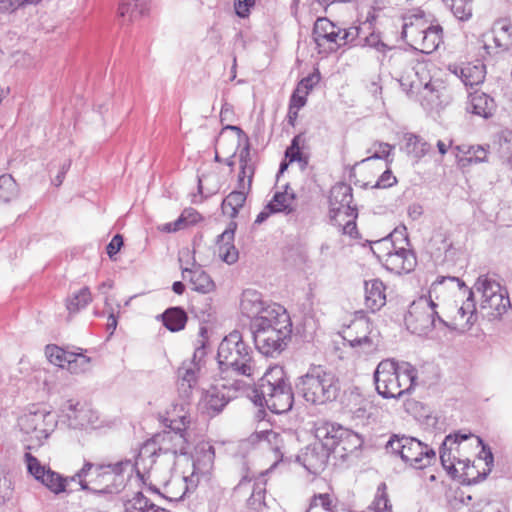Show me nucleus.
<instances>
[{
	"instance_id": "7c9ffc66",
	"label": "nucleus",
	"mask_w": 512,
	"mask_h": 512,
	"mask_svg": "<svg viewBox=\"0 0 512 512\" xmlns=\"http://www.w3.org/2000/svg\"><path fill=\"white\" fill-rule=\"evenodd\" d=\"M406 231V228L403 227V231H398L395 229L388 237H385L381 240L375 241L374 244L378 247L380 246H386L388 251L385 253L384 256L390 257V256H408L410 254L411 256H414V252L411 250H407L404 246L397 247L393 241V238H395L398 234L403 237L402 241L406 244L408 243L407 235L404 234Z\"/></svg>"
},
{
	"instance_id": "58836bf2",
	"label": "nucleus",
	"mask_w": 512,
	"mask_h": 512,
	"mask_svg": "<svg viewBox=\"0 0 512 512\" xmlns=\"http://www.w3.org/2000/svg\"><path fill=\"white\" fill-rule=\"evenodd\" d=\"M45 355L50 363L64 367L68 366V360L72 357V351L63 349L55 344H48L45 347Z\"/></svg>"
},
{
	"instance_id": "cd10ccee",
	"label": "nucleus",
	"mask_w": 512,
	"mask_h": 512,
	"mask_svg": "<svg viewBox=\"0 0 512 512\" xmlns=\"http://www.w3.org/2000/svg\"><path fill=\"white\" fill-rule=\"evenodd\" d=\"M417 36L420 39L419 50L422 53L430 54L435 51L442 42L443 29L440 25H430L429 27L417 30Z\"/></svg>"
},
{
	"instance_id": "052dcab7",
	"label": "nucleus",
	"mask_w": 512,
	"mask_h": 512,
	"mask_svg": "<svg viewBox=\"0 0 512 512\" xmlns=\"http://www.w3.org/2000/svg\"><path fill=\"white\" fill-rule=\"evenodd\" d=\"M12 483L3 473L0 471V503H4L9 500L12 496Z\"/></svg>"
},
{
	"instance_id": "c85d7f7f",
	"label": "nucleus",
	"mask_w": 512,
	"mask_h": 512,
	"mask_svg": "<svg viewBox=\"0 0 512 512\" xmlns=\"http://www.w3.org/2000/svg\"><path fill=\"white\" fill-rule=\"evenodd\" d=\"M160 317L163 325L171 332L184 329L188 320L187 313L179 306L167 308Z\"/></svg>"
},
{
	"instance_id": "a19ab883",
	"label": "nucleus",
	"mask_w": 512,
	"mask_h": 512,
	"mask_svg": "<svg viewBox=\"0 0 512 512\" xmlns=\"http://www.w3.org/2000/svg\"><path fill=\"white\" fill-rule=\"evenodd\" d=\"M81 348L72 351V357L68 360V370L74 374L85 373L90 369V357L82 353Z\"/></svg>"
},
{
	"instance_id": "4be33fe9",
	"label": "nucleus",
	"mask_w": 512,
	"mask_h": 512,
	"mask_svg": "<svg viewBox=\"0 0 512 512\" xmlns=\"http://www.w3.org/2000/svg\"><path fill=\"white\" fill-rule=\"evenodd\" d=\"M278 303L265 302L261 293L253 289L243 291L240 301V310L243 316L249 318L251 322L264 316V313L273 310V306H279Z\"/></svg>"
},
{
	"instance_id": "f257e3e1",
	"label": "nucleus",
	"mask_w": 512,
	"mask_h": 512,
	"mask_svg": "<svg viewBox=\"0 0 512 512\" xmlns=\"http://www.w3.org/2000/svg\"><path fill=\"white\" fill-rule=\"evenodd\" d=\"M136 471L140 476L139 462L124 459L116 463H93L84 460L82 467L70 480L80 486V490L94 495L119 493L125 487V474L128 476Z\"/></svg>"
},
{
	"instance_id": "f8f14e48",
	"label": "nucleus",
	"mask_w": 512,
	"mask_h": 512,
	"mask_svg": "<svg viewBox=\"0 0 512 512\" xmlns=\"http://www.w3.org/2000/svg\"><path fill=\"white\" fill-rule=\"evenodd\" d=\"M450 285H457L459 289L465 286L464 282L457 276L452 275H441L436 278L431 284L428 295H423L419 299L413 302V306L417 307H428L430 313L428 316L431 318V325L436 327V322L444 327L451 328L450 324L446 322L436 310L440 304L441 297L445 294L446 288Z\"/></svg>"
},
{
	"instance_id": "f704fd0d",
	"label": "nucleus",
	"mask_w": 512,
	"mask_h": 512,
	"mask_svg": "<svg viewBox=\"0 0 512 512\" xmlns=\"http://www.w3.org/2000/svg\"><path fill=\"white\" fill-rule=\"evenodd\" d=\"M92 301V295L88 287L81 288L73 293L66 301V307L70 314L84 309Z\"/></svg>"
},
{
	"instance_id": "aec40b11",
	"label": "nucleus",
	"mask_w": 512,
	"mask_h": 512,
	"mask_svg": "<svg viewBox=\"0 0 512 512\" xmlns=\"http://www.w3.org/2000/svg\"><path fill=\"white\" fill-rule=\"evenodd\" d=\"M353 189L346 183H337L330 190L329 206L330 213L337 216L341 213L347 217L357 218V208L352 205Z\"/></svg>"
},
{
	"instance_id": "e433bc0d",
	"label": "nucleus",
	"mask_w": 512,
	"mask_h": 512,
	"mask_svg": "<svg viewBox=\"0 0 512 512\" xmlns=\"http://www.w3.org/2000/svg\"><path fill=\"white\" fill-rule=\"evenodd\" d=\"M287 189H289L288 183L284 185V190L276 192L273 199L267 204L266 208L271 213L284 212L290 214L294 211V208L290 206V202L287 199Z\"/></svg>"
},
{
	"instance_id": "338daca9",
	"label": "nucleus",
	"mask_w": 512,
	"mask_h": 512,
	"mask_svg": "<svg viewBox=\"0 0 512 512\" xmlns=\"http://www.w3.org/2000/svg\"><path fill=\"white\" fill-rule=\"evenodd\" d=\"M512 143V133H509L508 136H503L500 138V152L503 158H506L509 162L512 160V149L510 148V144Z\"/></svg>"
},
{
	"instance_id": "b1692460",
	"label": "nucleus",
	"mask_w": 512,
	"mask_h": 512,
	"mask_svg": "<svg viewBox=\"0 0 512 512\" xmlns=\"http://www.w3.org/2000/svg\"><path fill=\"white\" fill-rule=\"evenodd\" d=\"M496 108V102L490 95L475 91L469 95L466 110L484 119H489L496 112Z\"/></svg>"
},
{
	"instance_id": "ea45409f",
	"label": "nucleus",
	"mask_w": 512,
	"mask_h": 512,
	"mask_svg": "<svg viewBox=\"0 0 512 512\" xmlns=\"http://www.w3.org/2000/svg\"><path fill=\"white\" fill-rule=\"evenodd\" d=\"M404 140L406 151L416 157H422L429 151V144L413 133H406Z\"/></svg>"
},
{
	"instance_id": "0eeeda50",
	"label": "nucleus",
	"mask_w": 512,
	"mask_h": 512,
	"mask_svg": "<svg viewBox=\"0 0 512 512\" xmlns=\"http://www.w3.org/2000/svg\"><path fill=\"white\" fill-rule=\"evenodd\" d=\"M182 425L185 426L183 421ZM185 431V427L170 425L169 429L155 434L141 446L135 461L139 462L140 466L149 460V464L152 465L155 462L154 457L160 454H172L174 457L185 455L188 448Z\"/></svg>"
},
{
	"instance_id": "9d476101",
	"label": "nucleus",
	"mask_w": 512,
	"mask_h": 512,
	"mask_svg": "<svg viewBox=\"0 0 512 512\" xmlns=\"http://www.w3.org/2000/svg\"><path fill=\"white\" fill-rule=\"evenodd\" d=\"M474 289L481 294L480 308L486 311L489 320L499 319L510 307L509 297L502 292L500 284L487 276H480Z\"/></svg>"
},
{
	"instance_id": "13d9d810",
	"label": "nucleus",
	"mask_w": 512,
	"mask_h": 512,
	"mask_svg": "<svg viewBox=\"0 0 512 512\" xmlns=\"http://www.w3.org/2000/svg\"><path fill=\"white\" fill-rule=\"evenodd\" d=\"M246 167L247 168L244 170V172H242V167H240V171L238 174V188L239 189L245 188L244 187V179L247 178L248 179L247 189L250 190L252 181H253V177H254V173H255V165H254V163H252V164L246 165Z\"/></svg>"
},
{
	"instance_id": "de8ad7c7",
	"label": "nucleus",
	"mask_w": 512,
	"mask_h": 512,
	"mask_svg": "<svg viewBox=\"0 0 512 512\" xmlns=\"http://www.w3.org/2000/svg\"><path fill=\"white\" fill-rule=\"evenodd\" d=\"M336 28L334 23L327 18H319L313 27V38L317 45H321L328 33Z\"/></svg>"
},
{
	"instance_id": "79ce46f5",
	"label": "nucleus",
	"mask_w": 512,
	"mask_h": 512,
	"mask_svg": "<svg viewBox=\"0 0 512 512\" xmlns=\"http://www.w3.org/2000/svg\"><path fill=\"white\" fill-rule=\"evenodd\" d=\"M335 499L328 493L316 494L312 497L309 507L305 512H318L319 508L322 512H334Z\"/></svg>"
},
{
	"instance_id": "72a5a7b5",
	"label": "nucleus",
	"mask_w": 512,
	"mask_h": 512,
	"mask_svg": "<svg viewBox=\"0 0 512 512\" xmlns=\"http://www.w3.org/2000/svg\"><path fill=\"white\" fill-rule=\"evenodd\" d=\"M260 444L272 450L275 453V456L279 459H282L284 456L283 453V438L281 435L273 430L262 431L259 435Z\"/></svg>"
},
{
	"instance_id": "a878e982",
	"label": "nucleus",
	"mask_w": 512,
	"mask_h": 512,
	"mask_svg": "<svg viewBox=\"0 0 512 512\" xmlns=\"http://www.w3.org/2000/svg\"><path fill=\"white\" fill-rule=\"evenodd\" d=\"M199 371L200 368L196 362L184 361L178 368V391L183 397L188 398L191 395L197 385Z\"/></svg>"
},
{
	"instance_id": "bf43d9fd",
	"label": "nucleus",
	"mask_w": 512,
	"mask_h": 512,
	"mask_svg": "<svg viewBox=\"0 0 512 512\" xmlns=\"http://www.w3.org/2000/svg\"><path fill=\"white\" fill-rule=\"evenodd\" d=\"M397 183L396 177L392 174V171L387 168L378 178L373 188H389Z\"/></svg>"
},
{
	"instance_id": "393cba45",
	"label": "nucleus",
	"mask_w": 512,
	"mask_h": 512,
	"mask_svg": "<svg viewBox=\"0 0 512 512\" xmlns=\"http://www.w3.org/2000/svg\"><path fill=\"white\" fill-rule=\"evenodd\" d=\"M453 150L461 168L487 161V150L481 145L460 144L454 146Z\"/></svg>"
},
{
	"instance_id": "423d86ee",
	"label": "nucleus",
	"mask_w": 512,
	"mask_h": 512,
	"mask_svg": "<svg viewBox=\"0 0 512 512\" xmlns=\"http://www.w3.org/2000/svg\"><path fill=\"white\" fill-rule=\"evenodd\" d=\"M471 437V434H466L462 432H456L454 434H449L445 437L442 445L440 447V461L443 468L450 474L455 475L457 469L455 467L456 463L463 464L464 475L467 477L469 483H476L478 479H485L486 476L491 472L493 467V453L491 449L483 443V440L480 437H477V442L482 446V451L480 453V458L485 462L486 469L483 470L482 473L476 471L477 475L474 476L473 470L474 466H470V460H461L457 459L455 455H452V451L460 445L462 441H465Z\"/></svg>"
},
{
	"instance_id": "473e14b6",
	"label": "nucleus",
	"mask_w": 512,
	"mask_h": 512,
	"mask_svg": "<svg viewBox=\"0 0 512 512\" xmlns=\"http://www.w3.org/2000/svg\"><path fill=\"white\" fill-rule=\"evenodd\" d=\"M20 193L16 180L10 174L0 176V205L8 204L15 200Z\"/></svg>"
},
{
	"instance_id": "a18cd8bd",
	"label": "nucleus",
	"mask_w": 512,
	"mask_h": 512,
	"mask_svg": "<svg viewBox=\"0 0 512 512\" xmlns=\"http://www.w3.org/2000/svg\"><path fill=\"white\" fill-rule=\"evenodd\" d=\"M152 505L153 503L142 492H137L125 502L124 507L126 512H148Z\"/></svg>"
},
{
	"instance_id": "bb28decb",
	"label": "nucleus",
	"mask_w": 512,
	"mask_h": 512,
	"mask_svg": "<svg viewBox=\"0 0 512 512\" xmlns=\"http://www.w3.org/2000/svg\"><path fill=\"white\" fill-rule=\"evenodd\" d=\"M385 285L379 279L365 281V305L371 312L379 311L386 303Z\"/></svg>"
},
{
	"instance_id": "09e8293b",
	"label": "nucleus",
	"mask_w": 512,
	"mask_h": 512,
	"mask_svg": "<svg viewBox=\"0 0 512 512\" xmlns=\"http://www.w3.org/2000/svg\"><path fill=\"white\" fill-rule=\"evenodd\" d=\"M198 346L195 348L193 358L189 362H196L197 366L201 368V363L203 362L205 356L207 355V329L206 327H201L199 331V339L197 340Z\"/></svg>"
},
{
	"instance_id": "c03bdc74",
	"label": "nucleus",
	"mask_w": 512,
	"mask_h": 512,
	"mask_svg": "<svg viewBox=\"0 0 512 512\" xmlns=\"http://www.w3.org/2000/svg\"><path fill=\"white\" fill-rule=\"evenodd\" d=\"M367 21L369 23H363V26H351L341 30L342 35L340 40L343 41V44H350L351 46L359 47L357 43L362 38V34H364V27L367 26V28L370 29L372 25L369 18Z\"/></svg>"
},
{
	"instance_id": "3c124183",
	"label": "nucleus",
	"mask_w": 512,
	"mask_h": 512,
	"mask_svg": "<svg viewBox=\"0 0 512 512\" xmlns=\"http://www.w3.org/2000/svg\"><path fill=\"white\" fill-rule=\"evenodd\" d=\"M385 489L386 485L384 483H382L378 487V494L376 495L371 506L373 512H391V504L389 502Z\"/></svg>"
},
{
	"instance_id": "39448f33",
	"label": "nucleus",
	"mask_w": 512,
	"mask_h": 512,
	"mask_svg": "<svg viewBox=\"0 0 512 512\" xmlns=\"http://www.w3.org/2000/svg\"><path fill=\"white\" fill-rule=\"evenodd\" d=\"M217 360L222 373L232 371L248 378H253L256 373L253 349L238 330H233L222 339Z\"/></svg>"
},
{
	"instance_id": "7ed1b4c3",
	"label": "nucleus",
	"mask_w": 512,
	"mask_h": 512,
	"mask_svg": "<svg viewBox=\"0 0 512 512\" xmlns=\"http://www.w3.org/2000/svg\"><path fill=\"white\" fill-rule=\"evenodd\" d=\"M295 389L305 402L323 405L336 400L341 391V383L332 369L312 364L296 379Z\"/></svg>"
},
{
	"instance_id": "864d4df0",
	"label": "nucleus",
	"mask_w": 512,
	"mask_h": 512,
	"mask_svg": "<svg viewBox=\"0 0 512 512\" xmlns=\"http://www.w3.org/2000/svg\"><path fill=\"white\" fill-rule=\"evenodd\" d=\"M476 311V305L474 301V291L469 290L468 291V297L465 301V303L458 309V313L461 315V317H464L466 314H470V316L467 319V324L469 326H472L474 323V313Z\"/></svg>"
},
{
	"instance_id": "5701e85b",
	"label": "nucleus",
	"mask_w": 512,
	"mask_h": 512,
	"mask_svg": "<svg viewBox=\"0 0 512 512\" xmlns=\"http://www.w3.org/2000/svg\"><path fill=\"white\" fill-rule=\"evenodd\" d=\"M448 70L457 76L465 86H476L485 79V65L480 61L450 64Z\"/></svg>"
},
{
	"instance_id": "f3484780",
	"label": "nucleus",
	"mask_w": 512,
	"mask_h": 512,
	"mask_svg": "<svg viewBox=\"0 0 512 512\" xmlns=\"http://www.w3.org/2000/svg\"><path fill=\"white\" fill-rule=\"evenodd\" d=\"M28 472L39 482L55 494L64 492L66 486L72 482L70 477H62L49 467L40 464L38 459L30 453H25Z\"/></svg>"
},
{
	"instance_id": "2f4dec72",
	"label": "nucleus",
	"mask_w": 512,
	"mask_h": 512,
	"mask_svg": "<svg viewBox=\"0 0 512 512\" xmlns=\"http://www.w3.org/2000/svg\"><path fill=\"white\" fill-rule=\"evenodd\" d=\"M149 10V0H124L118 9L119 16L128 17L129 21H134Z\"/></svg>"
},
{
	"instance_id": "9b49d317",
	"label": "nucleus",
	"mask_w": 512,
	"mask_h": 512,
	"mask_svg": "<svg viewBox=\"0 0 512 512\" xmlns=\"http://www.w3.org/2000/svg\"><path fill=\"white\" fill-rule=\"evenodd\" d=\"M245 388L246 384L242 380L229 381L223 378L221 383L211 386L203 394L201 405L204 412L210 417L218 415Z\"/></svg>"
},
{
	"instance_id": "f03ea898",
	"label": "nucleus",
	"mask_w": 512,
	"mask_h": 512,
	"mask_svg": "<svg viewBox=\"0 0 512 512\" xmlns=\"http://www.w3.org/2000/svg\"><path fill=\"white\" fill-rule=\"evenodd\" d=\"M272 311L250 323L256 349L266 357H278L291 341L292 321L286 308L273 306Z\"/></svg>"
},
{
	"instance_id": "ddd939ff",
	"label": "nucleus",
	"mask_w": 512,
	"mask_h": 512,
	"mask_svg": "<svg viewBox=\"0 0 512 512\" xmlns=\"http://www.w3.org/2000/svg\"><path fill=\"white\" fill-rule=\"evenodd\" d=\"M343 339L358 353L370 355L376 352L380 345V336L374 331L370 321L359 319L353 321L344 331Z\"/></svg>"
},
{
	"instance_id": "a211bd4d",
	"label": "nucleus",
	"mask_w": 512,
	"mask_h": 512,
	"mask_svg": "<svg viewBox=\"0 0 512 512\" xmlns=\"http://www.w3.org/2000/svg\"><path fill=\"white\" fill-rule=\"evenodd\" d=\"M330 455L332 454L329 446L319 440L302 449L297 455L296 461L309 473L318 475L325 470Z\"/></svg>"
},
{
	"instance_id": "6ab92c4d",
	"label": "nucleus",
	"mask_w": 512,
	"mask_h": 512,
	"mask_svg": "<svg viewBox=\"0 0 512 512\" xmlns=\"http://www.w3.org/2000/svg\"><path fill=\"white\" fill-rule=\"evenodd\" d=\"M62 413L73 429L95 428L98 414L88 406L70 399L62 405Z\"/></svg>"
},
{
	"instance_id": "6e6552de",
	"label": "nucleus",
	"mask_w": 512,
	"mask_h": 512,
	"mask_svg": "<svg viewBox=\"0 0 512 512\" xmlns=\"http://www.w3.org/2000/svg\"><path fill=\"white\" fill-rule=\"evenodd\" d=\"M315 437L329 446L334 458L345 461L363 445L362 437L337 423L324 422L315 429Z\"/></svg>"
},
{
	"instance_id": "1a4fd4ad",
	"label": "nucleus",
	"mask_w": 512,
	"mask_h": 512,
	"mask_svg": "<svg viewBox=\"0 0 512 512\" xmlns=\"http://www.w3.org/2000/svg\"><path fill=\"white\" fill-rule=\"evenodd\" d=\"M386 449L415 469H424L436 460L434 449L420 440L410 436L393 435L386 444Z\"/></svg>"
},
{
	"instance_id": "603ef678",
	"label": "nucleus",
	"mask_w": 512,
	"mask_h": 512,
	"mask_svg": "<svg viewBox=\"0 0 512 512\" xmlns=\"http://www.w3.org/2000/svg\"><path fill=\"white\" fill-rule=\"evenodd\" d=\"M453 15L460 21L468 20L472 15L471 5L465 0H453L451 4Z\"/></svg>"
},
{
	"instance_id": "774afa93",
	"label": "nucleus",
	"mask_w": 512,
	"mask_h": 512,
	"mask_svg": "<svg viewBox=\"0 0 512 512\" xmlns=\"http://www.w3.org/2000/svg\"><path fill=\"white\" fill-rule=\"evenodd\" d=\"M239 163L240 167H242V172L247 168L246 165L254 163L250 154V142H244V147L241 149L239 153Z\"/></svg>"
},
{
	"instance_id": "69168bd1",
	"label": "nucleus",
	"mask_w": 512,
	"mask_h": 512,
	"mask_svg": "<svg viewBox=\"0 0 512 512\" xmlns=\"http://www.w3.org/2000/svg\"><path fill=\"white\" fill-rule=\"evenodd\" d=\"M124 244L122 235L116 234L111 241L106 245L107 256H115Z\"/></svg>"
},
{
	"instance_id": "c756f323",
	"label": "nucleus",
	"mask_w": 512,
	"mask_h": 512,
	"mask_svg": "<svg viewBox=\"0 0 512 512\" xmlns=\"http://www.w3.org/2000/svg\"><path fill=\"white\" fill-rule=\"evenodd\" d=\"M286 383H290L289 379L281 366H273L270 367L265 374L259 379L257 386L254 388L253 392H258L260 390H264L267 388L278 387L280 385H284Z\"/></svg>"
},
{
	"instance_id": "6e6d98bb",
	"label": "nucleus",
	"mask_w": 512,
	"mask_h": 512,
	"mask_svg": "<svg viewBox=\"0 0 512 512\" xmlns=\"http://www.w3.org/2000/svg\"><path fill=\"white\" fill-rule=\"evenodd\" d=\"M319 80H320V75L318 72L309 74L308 76L302 78L299 81L296 89H298V92H304V93L308 94L313 89V87L316 85V83H318Z\"/></svg>"
},
{
	"instance_id": "4d7b16f0",
	"label": "nucleus",
	"mask_w": 512,
	"mask_h": 512,
	"mask_svg": "<svg viewBox=\"0 0 512 512\" xmlns=\"http://www.w3.org/2000/svg\"><path fill=\"white\" fill-rule=\"evenodd\" d=\"M256 0H234L235 13L240 18L249 16L251 8L254 7Z\"/></svg>"
},
{
	"instance_id": "8fccbe9b",
	"label": "nucleus",
	"mask_w": 512,
	"mask_h": 512,
	"mask_svg": "<svg viewBox=\"0 0 512 512\" xmlns=\"http://www.w3.org/2000/svg\"><path fill=\"white\" fill-rule=\"evenodd\" d=\"M265 488L260 483H255L252 488V493L247 500L248 506L256 511H260L265 506Z\"/></svg>"
},
{
	"instance_id": "5fc2aeb1",
	"label": "nucleus",
	"mask_w": 512,
	"mask_h": 512,
	"mask_svg": "<svg viewBox=\"0 0 512 512\" xmlns=\"http://www.w3.org/2000/svg\"><path fill=\"white\" fill-rule=\"evenodd\" d=\"M41 0H0V10L4 12H14L20 7L37 4Z\"/></svg>"
},
{
	"instance_id": "412c9836",
	"label": "nucleus",
	"mask_w": 512,
	"mask_h": 512,
	"mask_svg": "<svg viewBox=\"0 0 512 512\" xmlns=\"http://www.w3.org/2000/svg\"><path fill=\"white\" fill-rule=\"evenodd\" d=\"M179 261L182 269V278L185 281H189L194 290L207 293L213 289V281L202 266L196 262V258H186L185 261L179 258Z\"/></svg>"
},
{
	"instance_id": "e2e57ef3",
	"label": "nucleus",
	"mask_w": 512,
	"mask_h": 512,
	"mask_svg": "<svg viewBox=\"0 0 512 512\" xmlns=\"http://www.w3.org/2000/svg\"><path fill=\"white\" fill-rule=\"evenodd\" d=\"M180 215L184 219L187 228L197 224L203 219L201 214L192 207L185 208Z\"/></svg>"
},
{
	"instance_id": "4468645a",
	"label": "nucleus",
	"mask_w": 512,
	"mask_h": 512,
	"mask_svg": "<svg viewBox=\"0 0 512 512\" xmlns=\"http://www.w3.org/2000/svg\"><path fill=\"white\" fill-rule=\"evenodd\" d=\"M18 425L25 434L42 445L56 426V419L53 413L46 409L36 408L21 416Z\"/></svg>"
},
{
	"instance_id": "20e7f679",
	"label": "nucleus",
	"mask_w": 512,
	"mask_h": 512,
	"mask_svg": "<svg viewBox=\"0 0 512 512\" xmlns=\"http://www.w3.org/2000/svg\"><path fill=\"white\" fill-rule=\"evenodd\" d=\"M373 378L380 396L385 399L400 398L415 386L417 370L408 362L386 359L377 365Z\"/></svg>"
},
{
	"instance_id": "c9c22d12",
	"label": "nucleus",
	"mask_w": 512,
	"mask_h": 512,
	"mask_svg": "<svg viewBox=\"0 0 512 512\" xmlns=\"http://www.w3.org/2000/svg\"><path fill=\"white\" fill-rule=\"evenodd\" d=\"M357 44L359 47H369L374 49L382 56H385L386 53L391 50V47L382 40L381 34L375 31H372L368 34L364 32V34H362V38L360 41H358Z\"/></svg>"
},
{
	"instance_id": "4c0bfd02",
	"label": "nucleus",
	"mask_w": 512,
	"mask_h": 512,
	"mask_svg": "<svg viewBox=\"0 0 512 512\" xmlns=\"http://www.w3.org/2000/svg\"><path fill=\"white\" fill-rule=\"evenodd\" d=\"M234 231L231 229H226L222 232L216 241V245L218 247V256H239L238 250L235 248L234 244Z\"/></svg>"
},
{
	"instance_id": "2eb2a0df",
	"label": "nucleus",
	"mask_w": 512,
	"mask_h": 512,
	"mask_svg": "<svg viewBox=\"0 0 512 512\" xmlns=\"http://www.w3.org/2000/svg\"><path fill=\"white\" fill-rule=\"evenodd\" d=\"M255 403L265 405L275 414H283L291 410L294 402V394L290 383L278 387L267 388L255 392Z\"/></svg>"
},
{
	"instance_id": "0e129e2a",
	"label": "nucleus",
	"mask_w": 512,
	"mask_h": 512,
	"mask_svg": "<svg viewBox=\"0 0 512 512\" xmlns=\"http://www.w3.org/2000/svg\"><path fill=\"white\" fill-rule=\"evenodd\" d=\"M307 95L308 94L304 92H298V89H295L290 97L289 106L295 108L296 110H300L306 105Z\"/></svg>"
},
{
	"instance_id": "680f3d73",
	"label": "nucleus",
	"mask_w": 512,
	"mask_h": 512,
	"mask_svg": "<svg viewBox=\"0 0 512 512\" xmlns=\"http://www.w3.org/2000/svg\"><path fill=\"white\" fill-rule=\"evenodd\" d=\"M186 228L187 226L181 215H179V217L176 220L164 223L161 226H159V230L165 233H174L180 230H184Z\"/></svg>"
},
{
	"instance_id": "dca6fc26",
	"label": "nucleus",
	"mask_w": 512,
	"mask_h": 512,
	"mask_svg": "<svg viewBox=\"0 0 512 512\" xmlns=\"http://www.w3.org/2000/svg\"><path fill=\"white\" fill-rule=\"evenodd\" d=\"M215 459L214 447L208 444L199 446L193 460V471L189 476H184L185 491L183 495L194 491L201 479L208 480Z\"/></svg>"
},
{
	"instance_id": "37998d69",
	"label": "nucleus",
	"mask_w": 512,
	"mask_h": 512,
	"mask_svg": "<svg viewBox=\"0 0 512 512\" xmlns=\"http://www.w3.org/2000/svg\"><path fill=\"white\" fill-rule=\"evenodd\" d=\"M245 201L246 193L244 192V189L234 190L222 201L221 206L223 209L230 207L232 210L230 213L231 217H236Z\"/></svg>"
},
{
	"instance_id": "49530a36",
	"label": "nucleus",
	"mask_w": 512,
	"mask_h": 512,
	"mask_svg": "<svg viewBox=\"0 0 512 512\" xmlns=\"http://www.w3.org/2000/svg\"><path fill=\"white\" fill-rule=\"evenodd\" d=\"M374 152L371 156L363 159L361 162H367L374 159L385 160L387 164H390L393 159L389 158L394 146L385 142H375L373 144Z\"/></svg>"
}]
</instances>
